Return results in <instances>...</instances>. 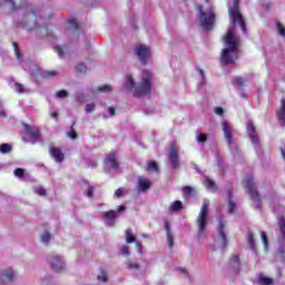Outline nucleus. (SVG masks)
Wrapping results in <instances>:
<instances>
[{"label": "nucleus", "instance_id": "nucleus-1", "mask_svg": "<svg viewBox=\"0 0 285 285\" xmlns=\"http://www.w3.org/2000/svg\"><path fill=\"white\" fill-rule=\"evenodd\" d=\"M239 0H233V8H229V17L232 26L228 28L225 36V48L220 55V63L230 66L239 59V38L235 35V24L238 23L243 32H246L244 18L239 13Z\"/></svg>", "mask_w": 285, "mask_h": 285}, {"label": "nucleus", "instance_id": "nucleus-2", "mask_svg": "<svg viewBox=\"0 0 285 285\" xmlns=\"http://www.w3.org/2000/svg\"><path fill=\"white\" fill-rule=\"evenodd\" d=\"M153 83V73L150 71H142L140 81L136 85L135 78L132 75L127 73L122 80V88L128 92H134L135 97H144V95H148L151 89Z\"/></svg>", "mask_w": 285, "mask_h": 285}, {"label": "nucleus", "instance_id": "nucleus-3", "mask_svg": "<svg viewBox=\"0 0 285 285\" xmlns=\"http://www.w3.org/2000/svg\"><path fill=\"white\" fill-rule=\"evenodd\" d=\"M210 202L205 199L203 206L200 208V213L196 219L197 228H198V237H204L206 235V226L208 224V206Z\"/></svg>", "mask_w": 285, "mask_h": 285}, {"label": "nucleus", "instance_id": "nucleus-4", "mask_svg": "<svg viewBox=\"0 0 285 285\" xmlns=\"http://www.w3.org/2000/svg\"><path fill=\"white\" fill-rule=\"evenodd\" d=\"M244 186L248 190L254 208L262 207V200L259 199V194L257 193V187H255V183L253 181V176H246L244 179Z\"/></svg>", "mask_w": 285, "mask_h": 285}, {"label": "nucleus", "instance_id": "nucleus-5", "mask_svg": "<svg viewBox=\"0 0 285 285\" xmlns=\"http://www.w3.org/2000/svg\"><path fill=\"white\" fill-rule=\"evenodd\" d=\"M197 11L198 19L204 30H212L213 24L215 23V12H213V9H209L207 12H204L202 10V7H197Z\"/></svg>", "mask_w": 285, "mask_h": 285}, {"label": "nucleus", "instance_id": "nucleus-6", "mask_svg": "<svg viewBox=\"0 0 285 285\" xmlns=\"http://www.w3.org/2000/svg\"><path fill=\"white\" fill-rule=\"evenodd\" d=\"M225 228H226V223H224V220H219L218 237L214 239L212 244L213 250H219V249L226 248L228 240L226 239Z\"/></svg>", "mask_w": 285, "mask_h": 285}, {"label": "nucleus", "instance_id": "nucleus-7", "mask_svg": "<svg viewBox=\"0 0 285 285\" xmlns=\"http://www.w3.org/2000/svg\"><path fill=\"white\" fill-rule=\"evenodd\" d=\"M223 126V132L225 135V139L229 146V148H233V146H235V137L237 135V131H235L233 129V126L230 125V122L224 120L222 122Z\"/></svg>", "mask_w": 285, "mask_h": 285}, {"label": "nucleus", "instance_id": "nucleus-8", "mask_svg": "<svg viewBox=\"0 0 285 285\" xmlns=\"http://www.w3.org/2000/svg\"><path fill=\"white\" fill-rule=\"evenodd\" d=\"M48 262L50 267L55 271V273H61L66 268V262L63 257L59 255H51L48 257Z\"/></svg>", "mask_w": 285, "mask_h": 285}, {"label": "nucleus", "instance_id": "nucleus-9", "mask_svg": "<svg viewBox=\"0 0 285 285\" xmlns=\"http://www.w3.org/2000/svg\"><path fill=\"white\" fill-rule=\"evenodd\" d=\"M105 169L107 173H117L119 170V163L115 154H109L105 158Z\"/></svg>", "mask_w": 285, "mask_h": 285}, {"label": "nucleus", "instance_id": "nucleus-10", "mask_svg": "<svg viewBox=\"0 0 285 285\" xmlns=\"http://www.w3.org/2000/svg\"><path fill=\"white\" fill-rule=\"evenodd\" d=\"M135 53L137 55L139 61L141 63H146L148 59H150V48L147 47L146 45H138L135 48Z\"/></svg>", "mask_w": 285, "mask_h": 285}, {"label": "nucleus", "instance_id": "nucleus-11", "mask_svg": "<svg viewBox=\"0 0 285 285\" xmlns=\"http://www.w3.org/2000/svg\"><path fill=\"white\" fill-rule=\"evenodd\" d=\"M168 159L173 168H179V147L175 142L169 148Z\"/></svg>", "mask_w": 285, "mask_h": 285}, {"label": "nucleus", "instance_id": "nucleus-12", "mask_svg": "<svg viewBox=\"0 0 285 285\" xmlns=\"http://www.w3.org/2000/svg\"><path fill=\"white\" fill-rule=\"evenodd\" d=\"M14 277H17V274H14V271H12V268L9 267L2 271L0 275V285L10 284V282H12Z\"/></svg>", "mask_w": 285, "mask_h": 285}, {"label": "nucleus", "instance_id": "nucleus-13", "mask_svg": "<svg viewBox=\"0 0 285 285\" xmlns=\"http://www.w3.org/2000/svg\"><path fill=\"white\" fill-rule=\"evenodd\" d=\"M22 126L26 132L29 135L31 141H41V134H39V129L37 127H30L27 124H23Z\"/></svg>", "mask_w": 285, "mask_h": 285}, {"label": "nucleus", "instance_id": "nucleus-14", "mask_svg": "<svg viewBox=\"0 0 285 285\" xmlns=\"http://www.w3.org/2000/svg\"><path fill=\"white\" fill-rule=\"evenodd\" d=\"M104 222L106 226H115V219L117 218V212L110 210L102 213Z\"/></svg>", "mask_w": 285, "mask_h": 285}, {"label": "nucleus", "instance_id": "nucleus-15", "mask_svg": "<svg viewBox=\"0 0 285 285\" xmlns=\"http://www.w3.org/2000/svg\"><path fill=\"white\" fill-rule=\"evenodd\" d=\"M49 153L52 159H55V161H57L58 164H61V161H63L65 157L61 149L57 147H50Z\"/></svg>", "mask_w": 285, "mask_h": 285}, {"label": "nucleus", "instance_id": "nucleus-16", "mask_svg": "<svg viewBox=\"0 0 285 285\" xmlns=\"http://www.w3.org/2000/svg\"><path fill=\"white\" fill-rule=\"evenodd\" d=\"M247 134L252 139V144H258L259 138L257 137V134L255 131V125L252 120L247 122Z\"/></svg>", "mask_w": 285, "mask_h": 285}, {"label": "nucleus", "instance_id": "nucleus-17", "mask_svg": "<svg viewBox=\"0 0 285 285\" xmlns=\"http://www.w3.org/2000/svg\"><path fill=\"white\" fill-rule=\"evenodd\" d=\"M277 117L279 124H282V126H285V99L281 100V107L277 110Z\"/></svg>", "mask_w": 285, "mask_h": 285}, {"label": "nucleus", "instance_id": "nucleus-18", "mask_svg": "<svg viewBox=\"0 0 285 285\" xmlns=\"http://www.w3.org/2000/svg\"><path fill=\"white\" fill-rule=\"evenodd\" d=\"M138 186L140 188V190H148V188H150L151 183L148 180V178L139 176L138 177Z\"/></svg>", "mask_w": 285, "mask_h": 285}, {"label": "nucleus", "instance_id": "nucleus-19", "mask_svg": "<svg viewBox=\"0 0 285 285\" xmlns=\"http://www.w3.org/2000/svg\"><path fill=\"white\" fill-rule=\"evenodd\" d=\"M229 266L233 273H239V255H234L229 261Z\"/></svg>", "mask_w": 285, "mask_h": 285}, {"label": "nucleus", "instance_id": "nucleus-20", "mask_svg": "<svg viewBox=\"0 0 285 285\" xmlns=\"http://www.w3.org/2000/svg\"><path fill=\"white\" fill-rule=\"evenodd\" d=\"M165 229L167 233L168 246H169V248H173L175 243H174V238H173V233H170V225L168 224V222H165Z\"/></svg>", "mask_w": 285, "mask_h": 285}, {"label": "nucleus", "instance_id": "nucleus-21", "mask_svg": "<svg viewBox=\"0 0 285 285\" xmlns=\"http://www.w3.org/2000/svg\"><path fill=\"white\" fill-rule=\"evenodd\" d=\"M55 52L58 53V57L63 58L66 55H68V46L61 47V46H53Z\"/></svg>", "mask_w": 285, "mask_h": 285}, {"label": "nucleus", "instance_id": "nucleus-22", "mask_svg": "<svg viewBox=\"0 0 285 285\" xmlns=\"http://www.w3.org/2000/svg\"><path fill=\"white\" fill-rule=\"evenodd\" d=\"M258 284L259 285H272L273 284V278L268 276L261 275L258 277Z\"/></svg>", "mask_w": 285, "mask_h": 285}, {"label": "nucleus", "instance_id": "nucleus-23", "mask_svg": "<svg viewBox=\"0 0 285 285\" xmlns=\"http://www.w3.org/2000/svg\"><path fill=\"white\" fill-rule=\"evenodd\" d=\"M14 90L16 92H19V95H23V92H30V90L26 88V86L19 82L14 83Z\"/></svg>", "mask_w": 285, "mask_h": 285}, {"label": "nucleus", "instance_id": "nucleus-24", "mask_svg": "<svg viewBox=\"0 0 285 285\" xmlns=\"http://www.w3.org/2000/svg\"><path fill=\"white\" fill-rule=\"evenodd\" d=\"M76 70L77 72H80V75H86V72H88V67L83 62H80L76 66Z\"/></svg>", "mask_w": 285, "mask_h": 285}, {"label": "nucleus", "instance_id": "nucleus-25", "mask_svg": "<svg viewBox=\"0 0 285 285\" xmlns=\"http://www.w3.org/2000/svg\"><path fill=\"white\" fill-rule=\"evenodd\" d=\"M125 235H126V243L127 244H132L135 242V235H132L131 229H127Z\"/></svg>", "mask_w": 285, "mask_h": 285}, {"label": "nucleus", "instance_id": "nucleus-26", "mask_svg": "<svg viewBox=\"0 0 285 285\" xmlns=\"http://www.w3.org/2000/svg\"><path fill=\"white\" fill-rule=\"evenodd\" d=\"M278 225H279L281 234H282V237H283L282 242H285V220H284V218H279Z\"/></svg>", "mask_w": 285, "mask_h": 285}, {"label": "nucleus", "instance_id": "nucleus-27", "mask_svg": "<svg viewBox=\"0 0 285 285\" xmlns=\"http://www.w3.org/2000/svg\"><path fill=\"white\" fill-rule=\"evenodd\" d=\"M98 282H102V284H106L108 282V275H106V272L104 269L100 271V273L97 276Z\"/></svg>", "mask_w": 285, "mask_h": 285}, {"label": "nucleus", "instance_id": "nucleus-28", "mask_svg": "<svg viewBox=\"0 0 285 285\" xmlns=\"http://www.w3.org/2000/svg\"><path fill=\"white\" fill-rule=\"evenodd\" d=\"M10 150H12V146H10V144L0 145V153L2 155H6V154L10 153Z\"/></svg>", "mask_w": 285, "mask_h": 285}, {"label": "nucleus", "instance_id": "nucleus-29", "mask_svg": "<svg viewBox=\"0 0 285 285\" xmlns=\"http://www.w3.org/2000/svg\"><path fill=\"white\" fill-rule=\"evenodd\" d=\"M205 186L208 188V190H215V181H213L210 178L205 177Z\"/></svg>", "mask_w": 285, "mask_h": 285}, {"label": "nucleus", "instance_id": "nucleus-30", "mask_svg": "<svg viewBox=\"0 0 285 285\" xmlns=\"http://www.w3.org/2000/svg\"><path fill=\"white\" fill-rule=\"evenodd\" d=\"M229 197V214H233L235 212V202H233V195L230 194V190L227 191Z\"/></svg>", "mask_w": 285, "mask_h": 285}, {"label": "nucleus", "instance_id": "nucleus-31", "mask_svg": "<svg viewBox=\"0 0 285 285\" xmlns=\"http://www.w3.org/2000/svg\"><path fill=\"white\" fill-rule=\"evenodd\" d=\"M97 91L98 92H111L112 87L110 85H102V86L97 88Z\"/></svg>", "mask_w": 285, "mask_h": 285}, {"label": "nucleus", "instance_id": "nucleus-32", "mask_svg": "<svg viewBox=\"0 0 285 285\" xmlns=\"http://www.w3.org/2000/svg\"><path fill=\"white\" fill-rule=\"evenodd\" d=\"M181 208V200H176L171 204L170 210L177 212Z\"/></svg>", "mask_w": 285, "mask_h": 285}, {"label": "nucleus", "instance_id": "nucleus-33", "mask_svg": "<svg viewBox=\"0 0 285 285\" xmlns=\"http://www.w3.org/2000/svg\"><path fill=\"white\" fill-rule=\"evenodd\" d=\"M206 139H208V136H206V134H198L196 136V140L198 141V144H205Z\"/></svg>", "mask_w": 285, "mask_h": 285}, {"label": "nucleus", "instance_id": "nucleus-34", "mask_svg": "<svg viewBox=\"0 0 285 285\" xmlns=\"http://www.w3.org/2000/svg\"><path fill=\"white\" fill-rule=\"evenodd\" d=\"M29 19L31 21L36 19L37 23H41V18L37 16V12L35 10L29 13Z\"/></svg>", "mask_w": 285, "mask_h": 285}, {"label": "nucleus", "instance_id": "nucleus-35", "mask_svg": "<svg viewBox=\"0 0 285 285\" xmlns=\"http://www.w3.org/2000/svg\"><path fill=\"white\" fill-rule=\"evenodd\" d=\"M276 28H277V31L281 35V37H285V28H284V26L282 23H279V22H276Z\"/></svg>", "mask_w": 285, "mask_h": 285}, {"label": "nucleus", "instance_id": "nucleus-36", "mask_svg": "<svg viewBox=\"0 0 285 285\" xmlns=\"http://www.w3.org/2000/svg\"><path fill=\"white\" fill-rule=\"evenodd\" d=\"M41 242H42V244H48L50 242V234L48 232H45L41 235Z\"/></svg>", "mask_w": 285, "mask_h": 285}, {"label": "nucleus", "instance_id": "nucleus-37", "mask_svg": "<svg viewBox=\"0 0 285 285\" xmlns=\"http://www.w3.org/2000/svg\"><path fill=\"white\" fill-rule=\"evenodd\" d=\"M56 97L58 99H66V97H68V91L67 90L57 91Z\"/></svg>", "mask_w": 285, "mask_h": 285}, {"label": "nucleus", "instance_id": "nucleus-38", "mask_svg": "<svg viewBox=\"0 0 285 285\" xmlns=\"http://www.w3.org/2000/svg\"><path fill=\"white\" fill-rule=\"evenodd\" d=\"M247 242H248L250 248H255V238L252 233L248 234Z\"/></svg>", "mask_w": 285, "mask_h": 285}, {"label": "nucleus", "instance_id": "nucleus-39", "mask_svg": "<svg viewBox=\"0 0 285 285\" xmlns=\"http://www.w3.org/2000/svg\"><path fill=\"white\" fill-rule=\"evenodd\" d=\"M261 237L265 248H268V237L266 236V233L262 232Z\"/></svg>", "mask_w": 285, "mask_h": 285}, {"label": "nucleus", "instance_id": "nucleus-40", "mask_svg": "<svg viewBox=\"0 0 285 285\" xmlns=\"http://www.w3.org/2000/svg\"><path fill=\"white\" fill-rule=\"evenodd\" d=\"M33 190L37 195H40V197H43V195H46V189H43V187H35Z\"/></svg>", "mask_w": 285, "mask_h": 285}, {"label": "nucleus", "instance_id": "nucleus-41", "mask_svg": "<svg viewBox=\"0 0 285 285\" xmlns=\"http://www.w3.org/2000/svg\"><path fill=\"white\" fill-rule=\"evenodd\" d=\"M148 169H149V170H153L154 173H158L157 163H155V161H149V164H148Z\"/></svg>", "mask_w": 285, "mask_h": 285}, {"label": "nucleus", "instance_id": "nucleus-42", "mask_svg": "<svg viewBox=\"0 0 285 285\" xmlns=\"http://www.w3.org/2000/svg\"><path fill=\"white\" fill-rule=\"evenodd\" d=\"M68 24L70 28L76 29L79 23L77 22V19L72 18L68 20Z\"/></svg>", "mask_w": 285, "mask_h": 285}, {"label": "nucleus", "instance_id": "nucleus-43", "mask_svg": "<svg viewBox=\"0 0 285 285\" xmlns=\"http://www.w3.org/2000/svg\"><path fill=\"white\" fill-rule=\"evenodd\" d=\"M38 32H40V35H42V37H48V27L38 28Z\"/></svg>", "mask_w": 285, "mask_h": 285}, {"label": "nucleus", "instance_id": "nucleus-44", "mask_svg": "<svg viewBox=\"0 0 285 285\" xmlns=\"http://www.w3.org/2000/svg\"><path fill=\"white\" fill-rule=\"evenodd\" d=\"M86 112H95V104H88L85 107Z\"/></svg>", "mask_w": 285, "mask_h": 285}, {"label": "nucleus", "instance_id": "nucleus-45", "mask_svg": "<svg viewBox=\"0 0 285 285\" xmlns=\"http://www.w3.org/2000/svg\"><path fill=\"white\" fill-rule=\"evenodd\" d=\"M67 137H69V139H77V131H75V129H71L67 132Z\"/></svg>", "mask_w": 285, "mask_h": 285}, {"label": "nucleus", "instance_id": "nucleus-46", "mask_svg": "<svg viewBox=\"0 0 285 285\" xmlns=\"http://www.w3.org/2000/svg\"><path fill=\"white\" fill-rule=\"evenodd\" d=\"M127 268H128L129 271H137V268H139V264H137V263H131V264H129V265L127 266Z\"/></svg>", "mask_w": 285, "mask_h": 285}, {"label": "nucleus", "instance_id": "nucleus-47", "mask_svg": "<svg viewBox=\"0 0 285 285\" xmlns=\"http://www.w3.org/2000/svg\"><path fill=\"white\" fill-rule=\"evenodd\" d=\"M14 47V53L18 59H21V53L19 52V47L17 46V42H13Z\"/></svg>", "mask_w": 285, "mask_h": 285}, {"label": "nucleus", "instance_id": "nucleus-48", "mask_svg": "<svg viewBox=\"0 0 285 285\" xmlns=\"http://www.w3.org/2000/svg\"><path fill=\"white\" fill-rule=\"evenodd\" d=\"M183 193L184 195H190V193H193V188L188 186L183 187Z\"/></svg>", "mask_w": 285, "mask_h": 285}, {"label": "nucleus", "instance_id": "nucleus-49", "mask_svg": "<svg viewBox=\"0 0 285 285\" xmlns=\"http://www.w3.org/2000/svg\"><path fill=\"white\" fill-rule=\"evenodd\" d=\"M14 175H16V177H22V176H23V169L17 168V169L14 170Z\"/></svg>", "mask_w": 285, "mask_h": 285}, {"label": "nucleus", "instance_id": "nucleus-50", "mask_svg": "<svg viewBox=\"0 0 285 285\" xmlns=\"http://www.w3.org/2000/svg\"><path fill=\"white\" fill-rule=\"evenodd\" d=\"M120 252L126 256L128 257V255H130V250L128 249V247L124 246Z\"/></svg>", "mask_w": 285, "mask_h": 285}, {"label": "nucleus", "instance_id": "nucleus-51", "mask_svg": "<svg viewBox=\"0 0 285 285\" xmlns=\"http://www.w3.org/2000/svg\"><path fill=\"white\" fill-rule=\"evenodd\" d=\"M235 83H236V86H244L245 80H244V78H236Z\"/></svg>", "mask_w": 285, "mask_h": 285}, {"label": "nucleus", "instance_id": "nucleus-52", "mask_svg": "<svg viewBox=\"0 0 285 285\" xmlns=\"http://www.w3.org/2000/svg\"><path fill=\"white\" fill-rule=\"evenodd\" d=\"M121 195H124V188H118V189L115 191V196H116V197H121Z\"/></svg>", "mask_w": 285, "mask_h": 285}, {"label": "nucleus", "instance_id": "nucleus-53", "mask_svg": "<svg viewBox=\"0 0 285 285\" xmlns=\"http://www.w3.org/2000/svg\"><path fill=\"white\" fill-rule=\"evenodd\" d=\"M215 114H216V115H224V108H222V107H216V108H215Z\"/></svg>", "mask_w": 285, "mask_h": 285}, {"label": "nucleus", "instance_id": "nucleus-54", "mask_svg": "<svg viewBox=\"0 0 285 285\" xmlns=\"http://www.w3.org/2000/svg\"><path fill=\"white\" fill-rule=\"evenodd\" d=\"M94 188L92 186H89L87 189V197H92Z\"/></svg>", "mask_w": 285, "mask_h": 285}, {"label": "nucleus", "instance_id": "nucleus-55", "mask_svg": "<svg viewBox=\"0 0 285 285\" xmlns=\"http://www.w3.org/2000/svg\"><path fill=\"white\" fill-rule=\"evenodd\" d=\"M35 26H37V22H29V24L26 27L28 30H33Z\"/></svg>", "mask_w": 285, "mask_h": 285}, {"label": "nucleus", "instance_id": "nucleus-56", "mask_svg": "<svg viewBox=\"0 0 285 285\" xmlns=\"http://www.w3.org/2000/svg\"><path fill=\"white\" fill-rule=\"evenodd\" d=\"M7 2L10 3L11 8H14V6H17V3H19L18 0H7Z\"/></svg>", "mask_w": 285, "mask_h": 285}, {"label": "nucleus", "instance_id": "nucleus-57", "mask_svg": "<svg viewBox=\"0 0 285 285\" xmlns=\"http://www.w3.org/2000/svg\"><path fill=\"white\" fill-rule=\"evenodd\" d=\"M109 115H110V117H115V108L114 107H109Z\"/></svg>", "mask_w": 285, "mask_h": 285}, {"label": "nucleus", "instance_id": "nucleus-58", "mask_svg": "<svg viewBox=\"0 0 285 285\" xmlns=\"http://www.w3.org/2000/svg\"><path fill=\"white\" fill-rule=\"evenodd\" d=\"M126 210V206L121 205L118 207L117 213H124Z\"/></svg>", "mask_w": 285, "mask_h": 285}, {"label": "nucleus", "instance_id": "nucleus-59", "mask_svg": "<svg viewBox=\"0 0 285 285\" xmlns=\"http://www.w3.org/2000/svg\"><path fill=\"white\" fill-rule=\"evenodd\" d=\"M49 282H50V278H45L42 279L41 285H48Z\"/></svg>", "mask_w": 285, "mask_h": 285}, {"label": "nucleus", "instance_id": "nucleus-60", "mask_svg": "<svg viewBox=\"0 0 285 285\" xmlns=\"http://www.w3.org/2000/svg\"><path fill=\"white\" fill-rule=\"evenodd\" d=\"M50 115H51V117H52L53 119H57V117H59V112H57V111H53V112H51Z\"/></svg>", "mask_w": 285, "mask_h": 285}, {"label": "nucleus", "instance_id": "nucleus-61", "mask_svg": "<svg viewBox=\"0 0 285 285\" xmlns=\"http://www.w3.org/2000/svg\"><path fill=\"white\" fill-rule=\"evenodd\" d=\"M136 246H137V248H138V253L141 254V243H136Z\"/></svg>", "mask_w": 285, "mask_h": 285}, {"label": "nucleus", "instance_id": "nucleus-62", "mask_svg": "<svg viewBox=\"0 0 285 285\" xmlns=\"http://www.w3.org/2000/svg\"><path fill=\"white\" fill-rule=\"evenodd\" d=\"M48 75H49L50 77H55V75H57V72H55V71H49Z\"/></svg>", "mask_w": 285, "mask_h": 285}, {"label": "nucleus", "instance_id": "nucleus-63", "mask_svg": "<svg viewBox=\"0 0 285 285\" xmlns=\"http://www.w3.org/2000/svg\"><path fill=\"white\" fill-rule=\"evenodd\" d=\"M198 72H199L202 79H204V70L200 69V70H198Z\"/></svg>", "mask_w": 285, "mask_h": 285}, {"label": "nucleus", "instance_id": "nucleus-64", "mask_svg": "<svg viewBox=\"0 0 285 285\" xmlns=\"http://www.w3.org/2000/svg\"><path fill=\"white\" fill-rule=\"evenodd\" d=\"M95 166H97V163H94V164L91 165V168H95Z\"/></svg>", "mask_w": 285, "mask_h": 285}]
</instances>
